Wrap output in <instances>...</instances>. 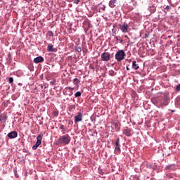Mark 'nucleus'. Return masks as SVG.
Segmentation results:
<instances>
[{
	"label": "nucleus",
	"mask_w": 180,
	"mask_h": 180,
	"mask_svg": "<svg viewBox=\"0 0 180 180\" xmlns=\"http://www.w3.org/2000/svg\"><path fill=\"white\" fill-rule=\"evenodd\" d=\"M71 138L69 134H65L64 136H60L59 139L56 141V144H69L70 143Z\"/></svg>",
	"instance_id": "obj_1"
},
{
	"label": "nucleus",
	"mask_w": 180,
	"mask_h": 180,
	"mask_svg": "<svg viewBox=\"0 0 180 180\" xmlns=\"http://www.w3.org/2000/svg\"><path fill=\"white\" fill-rule=\"evenodd\" d=\"M125 56L126 54L124 51H123V49H120L117 51L115 54V59H117V61H122V59H124Z\"/></svg>",
	"instance_id": "obj_2"
},
{
	"label": "nucleus",
	"mask_w": 180,
	"mask_h": 180,
	"mask_svg": "<svg viewBox=\"0 0 180 180\" xmlns=\"http://www.w3.org/2000/svg\"><path fill=\"white\" fill-rule=\"evenodd\" d=\"M42 139H43V134H39L37 138V143H35V145H33L32 146V150H37L38 146H40V144H41Z\"/></svg>",
	"instance_id": "obj_3"
},
{
	"label": "nucleus",
	"mask_w": 180,
	"mask_h": 180,
	"mask_svg": "<svg viewBox=\"0 0 180 180\" xmlns=\"http://www.w3.org/2000/svg\"><path fill=\"white\" fill-rule=\"evenodd\" d=\"M120 29L122 31V33H129V24H127V22H122V24H120Z\"/></svg>",
	"instance_id": "obj_4"
},
{
	"label": "nucleus",
	"mask_w": 180,
	"mask_h": 180,
	"mask_svg": "<svg viewBox=\"0 0 180 180\" xmlns=\"http://www.w3.org/2000/svg\"><path fill=\"white\" fill-rule=\"evenodd\" d=\"M102 61H109L110 59V53H103L101 54Z\"/></svg>",
	"instance_id": "obj_5"
},
{
	"label": "nucleus",
	"mask_w": 180,
	"mask_h": 180,
	"mask_svg": "<svg viewBox=\"0 0 180 180\" xmlns=\"http://www.w3.org/2000/svg\"><path fill=\"white\" fill-rule=\"evenodd\" d=\"M74 89L75 88L71 87L65 88V89L64 90V95H68L69 96H71L72 95H73Z\"/></svg>",
	"instance_id": "obj_6"
},
{
	"label": "nucleus",
	"mask_w": 180,
	"mask_h": 180,
	"mask_svg": "<svg viewBox=\"0 0 180 180\" xmlns=\"http://www.w3.org/2000/svg\"><path fill=\"white\" fill-rule=\"evenodd\" d=\"M7 136L10 139H14L15 137H18V132L16 131H11V132L7 134Z\"/></svg>",
	"instance_id": "obj_7"
},
{
	"label": "nucleus",
	"mask_w": 180,
	"mask_h": 180,
	"mask_svg": "<svg viewBox=\"0 0 180 180\" xmlns=\"http://www.w3.org/2000/svg\"><path fill=\"white\" fill-rule=\"evenodd\" d=\"M83 115L82 112H78V115L75 116V122L77 123L78 122H82Z\"/></svg>",
	"instance_id": "obj_8"
},
{
	"label": "nucleus",
	"mask_w": 180,
	"mask_h": 180,
	"mask_svg": "<svg viewBox=\"0 0 180 180\" xmlns=\"http://www.w3.org/2000/svg\"><path fill=\"white\" fill-rule=\"evenodd\" d=\"M47 51L49 52H57V48H54L52 44H49L47 46Z\"/></svg>",
	"instance_id": "obj_9"
},
{
	"label": "nucleus",
	"mask_w": 180,
	"mask_h": 180,
	"mask_svg": "<svg viewBox=\"0 0 180 180\" xmlns=\"http://www.w3.org/2000/svg\"><path fill=\"white\" fill-rule=\"evenodd\" d=\"M124 134H125V136H131V129H129L128 127H127L124 130Z\"/></svg>",
	"instance_id": "obj_10"
},
{
	"label": "nucleus",
	"mask_w": 180,
	"mask_h": 180,
	"mask_svg": "<svg viewBox=\"0 0 180 180\" xmlns=\"http://www.w3.org/2000/svg\"><path fill=\"white\" fill-rule=\"evenodd\" d=\"M44 61V58L42 56H37V58H34V63H41Z\"/></svg>",
	"instance_id": "obj_11"
},
{
	"label": "nucleus",
	"mask_w": 180,
	"mask_h": 180,
	"mask_svg": "<svg viewBox=\"0 0 180 180\" xmlns=\"http://www.w3.org/2000/svg\"><path fill=\"white\" fill-rule=\"evenodd\" d=\"M6 120H8L6 115H0V122H6Z\"/></svg>",
	"instance_id": "obj_12"
},
{
	"label": "nucleus",
	"mask_w": 180,
	"mask_h": 180,
	"mask_svg": "<svg viewBox=\"0 0 180 180\" xmlns=\"http://www.w3.org/2000/svg\"><path fill=\"white\" fill-rule=\"evenodd\" d=\"M139 68V65L137 64L136 61H132V68L138 70Z\"/></svg>",
	"instance_id": "obj_13"
},
{
	"label": "nucleus",
	"mask_w": 180,
	"mask_h": 180,
	"mask_svg": "<svg viewBox=\"0 0 180 180\" xmlns=\"http://www.w3.org/2000/svg\"><path fill=\"white\" fill-rule=\"evenodd\" d=\"M116 1L117 0H110L109 2V6H110V8H114L115 6Z\"/></svg>",
	"instance_id": "obj_14"
},
{
	"label": "nucleus",
	"mask_w": 180,
	"mask_h": 180,
	"mask_svg": "<svg viewBox=\"0 0 180 180\" xmlns=\"http://www.w3.org/2000/svg\"><path fill=\"white\" fill-rule=\"evenodd\" d=\"M169 102V98H168V97H164V101H163L164 105H168Z\"/></svg>",
	"instance_id": "obj_15"
},
{
	"label": "nucleus",
	"mask_w": 180,
	"mask_h": 180,
	"mask_svg": "<svg viewBox=\"0 0 180 180\" xmlns=\"http://www.w3.org/2000/svg\"><path fill=\"white\" fill-rule=\"evenodd\" d=\"M121 152L120 146H115V153L119 154Z\"/></svg>",
	"instance_id": "obj_16"
},
{
	"label": "nucleus",
	"mask_w": 180,
	"mask_h": 180,
	"mask_svg": "<svg viewBox=\"0 0 180 180\" xmlns=\"http://www.w3.org/2000/svg\"><path fill=\"white\" fill-rule=\"evenodd\" d=\"M115 146H120V138H118V139L116 140Z\"/></svg>",
	"instance_id": "obj_17"
},
{
	"label": "nucleus",
	"mask_w": 180,
	"mask_h": 180,
	"mask_svg": "<svg viewBox=\"0 0 180 180\" xmlns=\"http://www.w3.org/2000/svg\"><path fill=\"white\" fill-rule=\"evenodd\" d=\"M74 109H76V105L75 104L69 105V110H74Z\"/></svg>",
	"instance_id": "obj_18"
},
{
	"label": "nucleus",
	"mask_w": 180,
	"mask_h": 180,
	"mask_svg": "<svg viewBox=\"0 0 180 180\" xmlns=\"http://www.w3.org/2000/svg\"><path fill=\"white\" fill-rule=\"evenodd\" d=\"M175 166L172 164L170 166H167V169H174Z\"/></svg>",
	"instance_id": "obj_19"
},
{
	"label": "nucleus",
	"mask_w": 180,
	"mask_h": 180,
	"mask_svg": "<svg viewBox=\"0 0 180 180\" xmlns=\"http://www.w3.org/2000/svg\"><path fill=\"white\" fill-rule=\"evenodd\" d=\"M73 82H74V84H78V83L79 82V80L77 78H75L73 79Z\"/></svg>",
	"instance_id": "obj_20"
},
{
	"label": "nucleus",
	"mask_w": 180,
	"mask_h": 180,
	"mask_svg": "<svg viewBox=\"0 0 180 180\" xmlns=\"http://www.w3.org/2000/svg\"><path fill=\"white\" fill-rule=\"evenodd\" d=\"M75 51H77V52H82V47L81 46L75 47Z\"/></svg>",
	"instance_id": "obj_21"
},
{
	"label": "nucleus",
	"mask_w": 180,
	"mask_h": 180,
	"mask_svg": "<svg viewBox=\"0 0 180 180\" xmlns=\"http://www.w3.org/2000/svg\"><path fill=\"white\" fill-rule=\"evenodd\" d=\"M81 95H82L81 91H76V93H75V96H81Z\"/></svg>",
	"instance_id": "obj_22"
},
{
	"label": "nucleus",
	"mask_w": 180,
	"mask_h": 180,
	"mask_svg": "<svg viewBox=\"0 0 180 180\" xmlns=\"http://www.w3.org/2000/svg\"><path fill=\"white\" fill-rule=\"evenodd\" d=\"M52 115H53V116H58V115H59V111H53V112H52Z\"/></svg>",
	"instance_id": "obj_23"
},
{
	"label": "nucleus",
	"mask_w": 180,
	"mask_h": 180,
	"mask_svg": "<svg viewBox=\"0 0 180 180\" xmlns=\"http://www.w3.org/2000/svg\"><path fill=\"white\" fill-rule=\"evenodd\" d=\"M48 34L49 37H54V33H53V31H48Z\"/></svg>",
	"instance_id": "obj_24"
},
{
	"label": "nucleus",
	"mask_w": 180,
	"mask_h": 180,
	"mask_svg": "<svg viewBox=\"0 0 180 180\" xmlns=\"http://www.w3.org/2000/svg\"><path fill=\"white\" fill-rule=\"evenodd\" d=\"M155 10H156V6H150V11H153V13H154Z\"/></svg>",
	"instance_id": "obj_25"
},
{
	"label": "nucleus",
	"mask_w": 180,
	"mask_h": 180,
	"mask_svg": "<svg viewBox=\"0 0 180 180\" xmlns=\"http://www.w3.org/2000/svg\"><path fill=\"white\" fill-rule=\"evenodd\" d=\"M13 81H14L13 77H8V82L12 83L13 82Z\"/></svg>",
	"instance_id": "obj_26"
},
{
	"label": "nucleus",
	"mask_w": 180,
	"mask_h": 180,
	"mask_svg": "<svg viewBox=\"0 0 180 180\" xmlns=\"http://www.w3.org/2000/svg\"><path fill=\"white\" fill-rule=\"evenodd\" d=\"M176 89V91H180V84H177Z\"/></svg>",
	"instance_id": "obj_27"
},
{
	"label": "nucleus",
	"mask_w": 180,
	"mask_h": 180,
	"mask_svg": "<svg viewBox=\"0 0 180 180\" xmlns=\"http://www.w3.org/2000/svg\"><path fill=\"white\" fill-rule=\"evenodd\" d=\"M68 123H69V125H72L73 122L72 121V120H69Z\"/></svg>",
	"instance_id": "obj_28"
},
{
	"label": "nucleus",
	"mask_w": 180,
	"mask_h": 180,
	"mask_svg": "<svg viewBox=\"0 0 180 180\" xmlns=\"http://www.w3.org/2000/svg\"><path fill=\"white\" fill-rule=\"evenodd\" d=\"M165 10H171V6H167Z\"/></svg>",
	"instance_id": "obj_29"
},
{
	"label": "nucleus",
	"mask_w": 180,
	"mask_h": 180,
	"mask_svg": "<svg viewBox=\"0 0 180 180\" xmlns=\"http://www.w3.org/2000/svg\"><path fill=\"white\" fill-rule=\"evenodd\" d=\"M60 129H61L62 130H65V127H64V125H60Z\"/></svg>",
	"instance_id": "obj_30"
},
{
	"label": "nucleus",
	"mask_w": 180,
	"mask_h": 180,
	"mask_svg": "<svg viewBox=\"0 0 180 180\" xmlns=\"http://www.w3.org/2000/svg\"><path fill=\"white\" fill-rule=\"evenodd\" d=\"M80 0H75V3H76V4H78L79 3Z\"/></svg>",
	"instance_id": "obj_31"
},
{
	"label": "nucleus",
	"mask_w": 180,
	"mask_h": 180,
	"mask_svg": "<svg viewBox=\"0 0 180 180\" xmlns=\"http://www.w3.org/2000/svg\"><path fill=\"white\" fill-rule=\"evenodd\" d=\"M115 40L119 41L120 40L119 37H115Z\"/></svg>",
	"instance_id": "obj_32"
},
{
	"label": "nucleus",
	"mask_w": 180,
	"mask_h": 180,
	"mask_svg": "<svg viewBox=\"0 0 180 180\" xmlns=\"http://www.w3.org/2000/svg\"><path fill=\"white\" fill-rule=\"evenodd\" d=\"M125 38H129V37L127 36V34H125Z\"/></svg>",
	"instance_id": "obj_33"
},
{
	"label": "nucleus",
	"mask_w": 180,
	"mask_h": 180,
	"mask_svg": "<svg viewBox=\"0 0 180 180\" xmlns=\"http://www.w3.org/2000/svg\"><path fill=\"white\" fill-rule=\"evenodd\" d=\"M123 40H120V44H122Z\"/></svg>",
	"instance_id": "obj_34"
},
{
	"label": "nucleus",
	"mask_w": 180,
	"mask_h": 180,
	"mask_svg": "<svg viewBox=\"0 0 180 180\" xmlns=\"http://www.w3.org/2000/svg\"><path fill=\"white\" fill-rule=\"evenodd\" d=\"M127 70H130V68L129 67H127Z\"/></svg>",
	"instance_id": "obj_35"
},
{
	"label": "nucleus",
	"mask_w": 180,
	"mask_h": 180,
	"mask_svg": "<svg viewBox=\"0 0 180 180\" xmlns=\"http://www.w3.org/2000/svg\"><path fill=\"white\" fill-rule=\"evenodd\" d=\"M1 74V70H0V75Z\"/></svg>",
	"instance_id": "obj_36"
},
{
	"label": "nucleus",
	"mask_w": 180,
	"mask_h": 180,
	"mask_svg": "<svg viewBox=\"0 0 180 180\" xmlns=\"http://www.w3.org/2000/svg\"><path fill=\"white\" fill-rule=\"evenodd\" d=\"M25 1H30V0H25Z\"/></svg>",
	"instance_id": "obj_37"
}]
</instances>
